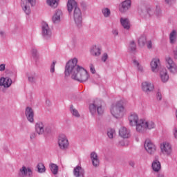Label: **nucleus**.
<instances>
[{
    "mask_svg": "<svg viewBox=\"0 0 177 177\" xmlns=\"http://www.w3.org/2000/svg\"><path fill=\"white\" fill-rule=\"evenodd\" d=\"M77 63H78L77 58H73L67 62L65 66V75L66 77L71 75L73 80L79 82H86L89 80V74L84 67L77 65Z\"/></svg>",
    "mask_w": 177,
    "mask_h": 177,
    "instance_id": "1",
    "label": "nucleus"
},
{
    "mask_svg": "<svg viewBox=\"0 0 177 177\" xmlns=\"http://www.w3.org/2000/svg\"><path fill=\"white\" fill-rule=\"evenodd\" d=\"M111 114L115 118H122L125 115V108L121 102H118L111 106Z\"/></svg>",
    "mask_w": 177,
    "mask_h": 177,
    "instance_id": "2",
    "label": "nucleus"
},
{
    "mask_svg": "<svg viewBox=\"0 0 177 177\" xmlns=\"http://www.w3.org/2000/svg\"><path fill=\"white\" fill-rule=\"evenodd\" d=\"M89 109L91 114H95L97 111L99 115H102L104 113V109L102 106V101L100 100H95L93 104H90Z\"/></svg>",
    "mask_w": 177,
    "mask_h": 177,
    "instance_id": "3",
    "label": "nucleus"
},
{
    "mask_svg": "<svg viewBox=\"0 0 177 177\" xmlns=\"http://www.w3.org/2000/svg\"><path fill=\"white\" fill-rule=\"evenodd\" d=\"M36 0H21V7L26 15L31 13V6H35Z\"/></svg>",
    "mask_w": 177,
    "mask_h": 177,
    "instance_id": "4",
    "label": "nucleus"
},
{
    "mask_svg": "<svg viewBox=\"0 0 177 177\" xmlns=\"http://www.w3.org/2000/svg\"><path fill=\"white\" fill-rule=\"evenodd\" d=\"M58 146L61 150H67L70 146V142H68V138L66 135H60L58 137Z\"/></svg>",
    "mask_w": 177,
    "mask_h": 177,
    "instance_id": "5",
    "label": "nucleus"
},
{
    "mask_svg": "<svg viewBox=\"0 0 177 177\" xmlns=\"http://www.w3.org/2000/svg\"><path fill=\"white\" fill-rule=\"evenodd\" d=\"M166 67L171 74H177V65L171 57H166Z\"/></svg>",
    "mask_w": 177,
    "mask_h": 177,
    "instance_id": "6",
    "label": "nucleus"
},
{
    "mask_svg": "<svg viewBox=\"0 0 177 177\" xmlns=\"http://www.w3.org/2000/svg\"><path fill=\"white\" fill-rule=\"evenodd\" d=\"M160 149L161 153L165 154V156H171L172 154V145L169 142H164L160 144Z\"/></svg>",
    "mask_w": 177,
    "mask_h": 177,
    "instance_id": "7",
    "label": "nucleus"
},
{
    "mask_svg": "<svg viewBox=\"0 0 177 177\" xmlns=\"http://www.w3.org/2000/svg\"><path fill=\"white\" fill-rule=\"evenodd\" d=\"M42 35L46 39H49L52 37V30L49 28V25L46 22H43L41 25Z\"/></svg>",
    "mask_w": 177,
    "mask_h": 177,
    "instance_id": "8",
    "label": "nucleus"
},
{
    "mask_svg": "<svg viewBox=\"0 0 177 177\" xmlns=\"http://www.w3.org/2000/svg\"><path fill=\"white\" fill-rule=\"evenodd\" d=\"M73 19L77 26H80L82 24V12L80 8H76L73 12Z\"/></svg>",
    "mask_w": 177,
    "mask_h": 177,
    "instance_id": "9",
    "label": "nucleus"
},
{
    "mask_svg": "<svg viewBox=\"0 0 177 177\" xmlns=\"http://www.w3.org/2000/svg\"><path fill=\"white\" fill-rule=\"evenodd\" d=\"M145 149L149 154H154V153H156V147L151 140H147L145 142Z\"/></svg>",
    "mask_w": 177,
    "mask_h": 177,
    "instance_id": "10",
    "label": "nucleus"
},
{
    "mask_svg": "<svg viewBox=\"0 0 177 177\" xmlns=\"http://www.w3.org/2000/svg\"><path fill=\"white\" fill-rule=\"evenodd\" d=\"M128 120L131 127H136L140 119H139V115H138V114L131 113L128 117Z\"/></svg>",
    "mask_w": 177,
    "mask_h": 177,
    "instance_id": "11",
    "label": "nucleus"
},
{
    "mask_svg": "<svg viewBox=\"0 0 177 177\" xmlns=\"http://www.w3.org/2000/svg\"><path fill=\"white\" fill-rule=\"evenodd\" d=\"M137 132H145L146 131V119H140L136 125Z\"/></svg>",
    "mask_w": 177,
    "mask_h": 177,
    "instance_id": "12",
    "label": "nucleus"
},
{
    "mask_svg": "<svg viewBox=\"0 0 177 177\" xmlns=\"http://www.w3.org/2000/svg\"><path fill=\"white\" fill-rule=\"evenodd\" d=\"M119 136L123 139H128V138H131V131L127 127H121L119 130Z\"/></svg>",
    "mask_w": 177,
    "mask_h": 177,
    "instance_id": "13",
    "label": "nucleus"
},
{
    "mask_svg": "<svg viewBox=\"0 0 177 177\" xmlns=\"http://www.w3.org/2000/svg\"><path fill=\"white\" fill-rule=\"evenodd\" d=\"M142 89L144 92H146V93H149L154 89V85L149 82H144L142 84Z\"/></svg>",
    "mask_w": 177,
    "mask_h": 177,
    "instance_id": "14",
    "label": "nucleus"
},
{
    "mask_svg": "<svg viewBox=\"0 0 177 177\" xmlns=\"http://www.w3.org/2000/svg\"><path fill=\"white\" fill-rule=\"evenodd\" d=\"M36 133L38 135H44L45 133V124L42 123V122H38L35 124V126Z\"/></svg>",
    "mask_w": 177,
    "mask_h": 177,
    "instance_id": "15",
    "label": "nucleus"
},
{
    "mask_svg": "<svg viewBox=\"0 0 177 177\" xmlns=\"http://www.w3.org/2000/svg\"><path fill=\"white\" fill-rule=\"evenodd\" d=\"M25 114L29 122H34V111L31 109V107L28 106L26 109Z\"/></svg>",
    "mask_w": 177,
    "mask_h": 177,
    "instance_id": "16",
    "label": "nucleus"
},
{
    "mask_svg": "<svg viewBox=\"0 0 177 177\" xmlns=\"http://www.w3.org/2000/svg\"><path fill=\"white\" fill-rule=\"evenodd\" d=\"M150 64H151V68L152 71L153 72L157 71V69L158 68V67H160V58L158 57L153 58Z\"/></svg>",
    "mask_w": 177,
    "mask_h": 177,
    "instance_id": "17",
    "label": "nucleus"
},
{
    "mask_svg": "<svg viewBox=\"0 0 177 177\" xmlns=\"http://www.w3.org/2000/svg\"><path fill=\"white\" fill-rule=\"evenodd\" d=\"M12 85V80L9 77H1L0 78V86L4 88H9Z\"/></svg>",
    "mask_w": 177,
    "mask_h": 177,
    "instance_id": "18",
    "label": "nucleus"
},
{
    "mask_svg": "<svg viewBox=\"0 0 177 177\" xmlns=\"http://www.w3.org/2000/svg\"><path fill=\"white\" fill-rule=\"evenodd\" d=\"M160 80L162 82H167L168 80H169V75H168V71H167V69H165V68L160 69Z\"/></svg>",
    "mask_w": 177,
    "mask_h": 177,
    "instance_id": "19",
    "label": "nucleus"
},
{
    "mask_svg": "<svg viewBox=\"0 0 177 177\" xmlns=\"http://www.w3.org/2000/svg\"><path fill=\"white\" fill-rule=\"evenodd\" d=\"M78 8L77 1L75 0H68L67 3V9L68 13H71L73 12V9Z\"/></svg>",
    "mask_w": 177,
    "mask_h": 177,
    "instance_id": "20",
    "label": "nucleus"
},
{
    "mask_svg": "<svg viewBox=\"0 0 177 177\" xmlns=\"http://www.w3.org/2000/svg\"><path fill=\"white\" fill-rule=\"evenodd\" d=\"M20 175L21 176H32V171L30 168H27L25 166H23L20 169Z\"/></svg>",
    "mask_w": 177,
    "mask_h": 177,
    "instance_id": "21",
    "label": "nucleus"
},
{
    "mask_svg": "<svg viewBox=\"0 0 177 177\" xmlns=\"http://www.w3.org/2000/svg\"><path fill=\"white\" fill-rule=\"evenodd\" d=\"M63 16V12L60 10H57L53 16V21L55 24L60 23V19Z\"/></svg>",
    "mask_w": 177,
    "mask_h": 177,
    "instance_id": "22",
    "label": "nucleus"
},
{
    "mask_svg": "<svg viewBox=\"0 0 177 177\" xmlns=\"http://www.w3.org/2000/svg\"><path fill=\"white\" fill-rule=\"evenodd\" d=\"M91 160L93 162V167H99V157L97 156V153H96V152H92L91 153Z\"/></svg>",
    "mask_w": 177,
    "mask_h": 177,
    "instance_id": "23",
    "label": "nucleus"
},
{
    "mask_svg": "<svg viewBox=\"0 0 177 177\" xmlns=\"http://www.w3.org/2000/svg\"><path fill=\"white\" fill-rule=\"evenodd\" d=\"M151 167L154 172H160L161 171V162L158 160H155L152 162Z\"/></svg>",
    "mask_w": 177,
    "mask_h": 177,
    "instance_id": "24",
    "label": "nucleus"
},
{
    "mask_svg": "<svg viewBox=\"0 0 177 177\" xmlns=\"http://www.w3.org/2000/svg\"><path fill=\"white\" fill-rule=\"evenodd\" d=\"M131 8V0H125L122 3V7L120 8V12H124Z\"/></svg>",
    "mask_w": 177,
    "mask_h": 177,
    "instance_id": "25",
    "label": "nucleus"
},
{
    "mask_svg": "<svg viewBox=\"0 0 177 177\" xmlns=\"http://www.w3.org/2000/svg\"><path fill=\"white\" fill-rule=\"evenodd\" d=\"M91 54L93 56H99L100 55H102L100 46L96 45L93 46L91 49Z\"/></svg>",
    "mask_w": 177,
    "mask_h": 177,
    "instance_id": "26",
    "label": "nucleus"
},
{
    "mask_svg": "<svg viewBox=\"0 0 177 177\" xmlns=\"http://www.w3.org/2000/svg\"><path fill=\"white\" fill-rule=\"evenodd\" d=\"M73 174L76 177L84 176V170L81 167L77 166L74 169Z\"/></svg>",
    "mask_w": 177,
    "mask_h": 177,
    "instance_id": "27",
    "label": "nucleus"
},
{
    "mask_svg": "<svg viewBox=\"0 0 177 177\" xmlns=\"http://www.w3.org/2000/svg\"><path fill=\"white\" fill-rule=\"evenodd\" d=\"M120 23L124 28H125L126 30H129L131 26L129 24V20L127 18H121Z\"/></svg>",
    "mask_w": 177,
    "mask_h": 177,
    "instance_id": "28",
    "label": "nucleus"
},
{
    "mask_svg": "<svg viewBox=\"0 0 177 177\" xmlns=\"http://www.w3.org/2000/svg\"><path fill=\"white\" fill-rule=\"evenodd\" d=\"M146 131L149 129L151 131V129H155L156 128V123L152 120H146Z\"/></svg>",
    "mask_w": 177,
    "mask_h": 177,
    "instance_id": "29",
    "label": "nucleus"
},
{
    "mask_svg": "<svg viewBox=\"0 0 177 177\" xmlns=\"http://www.w3.org/2000/svg\"><path fill=\"white\" fill-rule=\"evenodd\" d=\"M176 37H177V32L176 30H173L169 35V39L171 44H175V41H176Z\"/></svg>",
    "mask_w": 177,
    "mask_h": 177,
    "instance_id": "30",
    "label": "nucleus"
},
{
    "mask_svg": "<svg viewBox=\"0 0 177 177\" xmlns=\"http://www.w3.org/2000/svg\"><path fill=\"white\" fill-rule=\"evenodd\" d=\"M117 133H115V130L113 129H109L107 131V136L109 139H113Z\"/></svg>",
    "mask_w": 177,
    "mask_h": 177,
    "instance_id": "31",
    "label": "nucleus"
},
{
    "mask_svg": "<svg viewBox=\"0 0 177 177\" xmlns=\"http://www.w3.org/2000/svg\"><path fill=\"white\" fill-rule=\"evenodd\" d=\"M50 169L53 172V175H57L59 171V167L57 165L51 164L50 166Z\"/></svg>",
    "mask_w": 177,
    "mask_h": 177,
    "instance_id": "32",
    "label": "nucleus"
},
{
    "mask_svg": "<svg viewBox=\"0 0 177 177\" xmlns=\"http://www.w3.org/2000/svg\"><path fill=\"white\" fill-rule=\"evenodd\" d=\"M146 42H147V39L146 38V36H140L138 39V44L140 46H143L146 44Z\"/></svg>",
    "mask_w": 177,
    "mask_h": 177,
    "instance_id": "33",
    "label": "nucleus"
},
{
    "mask_svg": "<svg viewBox=\"0 0 177 177\" xmlns=\"http://www.w3.org/2000/svg\"><path fill=\"white\" fill-rule=\"evenodd\" d=\"M57 2L59 0H47V3L51 8H57Z\"/></svg>",
    "mask_w": 177,
    "mask_h": 177,
    "instance_id": "34",
    "label": "nucleus"
},
{
    "mask_svg": "<svg viewBox=\"0 0 177 177\" xmlns=\"http://www.w3.org/2000/svg\"><path fill=\"white\" fill-rule=\"evenodd\" d=\"M71 112L74 115V117H80V113L78 112V110H77L74 106H71Z\"/></svg>",
    "mask_w": 177,
    "mask_h": 177,
    "instance_id": "35",
    "label": "nucleus"
},
{
    "mask_svg": "<svg viewBox=\"0 0 177 177\" xmlns=\"http://www.w3.org/2000/svg\"><path fill=\"white\" fill-rule=\"evenodd\" d=\"M37 169H38V172H40V173L45 172V165H44V164L42 163H39L37 165Z\"/></svg>",
    "mask_w": 177,
    "mask_h": 177,
    "instance_id": "36",
    "label": "nucleus"
},
{
    "mask_svg": "<svg viewBox=\"0 0 177 177\" xmlns=\"http://www.w3.org/2000/svg\"><path fill=\"white\" fill-rule=\"evenodd\" d=\"M102 13H103L104 17H109L111 12H110V9L104 8V9H102Z\"/></svg>",
    "mask_w": 177,
    "mask_h": 177,
    "instance_id": "37",
    "label": "nucleus"
},
{
    "mask_svg": "<svg viewBox=\"0 0 177 177\" xmlns=\"http://www.w3.org/2000/svg\"><path fill=\"white\" fill-rule=\"evenodd\" d=\"M129 49L131 52H135V50H136V44H135V41H131L130 42Z\"/></svg>",
    "mask_w": 177,
    "mask_h": 177,
    "instance_id": "38",
    "label": "nucleus"
},
{
    "mask_svg": "<svg viewBox=\"0 0 177 177\" xmlns=\"http://www.w3.org/2000/svg\"><path fill=\"white\" fill-rule=\"evenodd\" d=\"M108 59L109 55L106 53H104L101 57V60L104 62H106Z\"/></svg>",
    "mask_w": 177,
    "mask_h": 177,
    "instance_id": "39",
    "label": "nucleus"
},
{
    "mask_svg": "<svg viewBox=\"0 0 177 177\" xmlns=\"http://www.w3.org/2000/svg\"><path fill=\"white\" fill-rule=\"evenodd\" d=\"M133 64L136 66V67H138V68L140 71H143V68L142 66H139V62L138 61L134 60Z\"/></svg>",
    "mask_w": 177,
    "mask_h": 177,
    "instance_id": "40",
    "label": "nucleus"
},
{
    "mask_svg": "<svg viewBox=\"0 0 177 177\" xmlns=\"http://www.w3.org/2000/svg\"><path fill=\"white\" fill-rule=\"evenodd\" d=\"M31 54L33 57H37V56H38V51L37 50V48H32L31 50Z\"/></svg>",
    "mask_w": 177,
    "mask_h": 177,
    "instance_id": "41",
    "label": "nucleus"
},
{
    "mask_svg": "<svg viewBox=\"0 0 177 177\" xmlns=\"http://www.w3.org/2000/svg\"><path fill=\"white\" fill-rule=\"evenodd\" d=\"M173 57L177 59V46L173 48Z\"/></svg>",
    "mask_w": 177,
    "mask_h": 177,
    "instance_id": "42",
    "label": "nucleus"
},
{
    "mask_svg": "<svg viewBox=\"0 0 177 177\" xmlns=\"http://www.w3.org/2000/svg\"><path fill=\"white\" fill-rule=\"evenodd\" d=\"M147 46L148 49H151L153 48V42H151V40H149L147 42Z\"/></svg>",
    "mask_w": 177,
    "mask_h": 177,
    "instance_id": "43",
    "label": "nucleus"
},
{
    "mask_svg": "<svg viewBox=\"0 0 177 177\" xmlns=\"http://www.w3.org/2000/svg\"><path fill=\"white\" fill-rule=\"evenodd\" d=\"M55 66H56V62H53L50 66V73H55Z\"/></svg>",
    "mask_w": 177,
    "mask_h": 177,
    "instance_id": "44",
    "label": "nucleus"
},
{
    "mask_svg": "<svg viewBox=\"0 0 177 177\" xmlns=\"http://www.w3.org/2000/svg\"><path fill=\"white\" fill-rule=\"evenodd\" d=\"M90 71L92 73V74H95L96 73V71L95 70V66L93 64H90Z\"/></svg>",
    "mask_w": 177,
    "mask_h": 177,
    "instance_id": "45",
    "label": "nucleus"
},
{
    "mask_svg": "<svg viewBox=\"0 0 177 177\" xmlns=\"http://www.w3.org/2000/svg\"><path fill=\"white\" fill-rule=\"evenodd\" d=\"M35 76L31 75L28 77V81L29 82H35Z\"/></svg>",
    "mask_w": 177,
    "mask_h": 177,
    "instance_id": "46",
    "label": "nucleus"
},
{
    "mask_svg": "<svg viewBox=\"0 0 177 177\" xmlns=\"http://www.w3.org/2000/svg\"><path fill=\"white\" fill-rule=\"evenodd\" d=\"M175 0H165V2L167 5H172Z\"/></svg>",
    "mask_w": 177,
    "mask_h": 177,
    "instance_id": "47",
    "label": "nucleus"
},
{
    "mask_svg": "<svg viewBox=\"0 0 177 177\" xmlns=\"http://www.w3.org/2000/svg\"><path fill=\"white\" fill-rule=\"evenodd\" d=\"M173 135H174L175 139H177V128L176 127H175L173 129Z\"/></svg>",
    "mask_w": 177,
    "mask_h": 177,
    "instance_id": "48",
    "label": "nucleus"
},
{
    "mask_svg": "<svg viewBox=\"0 0 177 177\" xmlns=\"http://www.w3.org/2000/svg\"><path fill=\"white\" fill-rule=\"evenodd\" d=\"M35 138H37V133H31L30 134V139H35Z\"/></svg>",
    "mask_w": 177,
    "mask_h": 177,
    "instance_id": "49",
    "label": "nucleus"
},
{
    "mask_svg": "<svg viewBox=\"0 0 177 177\" xmlns=\"http://www.w3.org/2000/svg\"><path fill=\"white\" fill-rule=\"evenodd\" d=\"M0 71H5V64L0 65Z\"/></svg>",
    "mask_w": 177,
    "mask_h": 177,
    "instance_id": "50",
    "label": "nucleus"
},
{
    "mask_svg": "<svg viewBox=\"0 0 177 177\" xmlns=\"http://www.w3.org/2000/svg\"><path fill=\"white\" fill-rule=\"evenodd\" d=\"M157 99H158V100H161V99H162L161 93H157Z\"/></svg>",
    "mask_w": 177,
    "mask_h": 177,
    "instance_id": "51",
    "label": "nucleus"
},
{
    "mask_svg": "<svg viewBox=\"0 0 177 177\" xmlns=\"http://www.w3.org/2000/svg\"><path fill=\"white\" fill-rule=\"evenodd\" d=\"M112 32L113 35H118V30H113Z\"/></svg>",
    "mask_w": 177,
    "mask_h": 177,
    "instance_id": "52",
    "label": "nucleus"
},
{
    "mask_svg": "<svg viewBox=\"0 0 177 177\" xmlns=\"http://www.w3.org/2000/svg\"><path fill=\"white\" fill-rule=\"evenodd\" d=\"M153 9L149 8V16H151V15H153Z\"/></svg>",
    "mask_w": 177,
    "mask_h": 177,
    "instance_id": "53",
    "label": "nucleus"
},
{
    "mask_svg": "<svg viewBox=\"0 0 177 177\" xmlns=\"http://www.w3.org/2000/svg\"><path fill=\"white\" fill-rule=\"evenodd\" d=\"M158 177H165V176H164V174H158Z\"/></svg>",
    "mask_w": 177,
    "mask_h": 177,
    "instance_id": "54",
    "label": "nucleus"
},
{
    "mask_svg": "<svg viewBox=\"0 0 177 177\" xmlns=\"http://www.w3.org/2000/svg\"><path fill=\"white\" fill-rule=\"evenodd\" d=\"M0 34H1V35H3L5 34V32H1Z\"/></svg>",
    "mask_w": 177,
    "mask_h": 177,
    "instance_id": "55",
    "label": "nucleus"
},
{
    "mask_svg": "<svg viewBox=\"0 0 177 177\" xmlns=\"http://www.w3.org/2000/svg\"><path fill=\"white\" fill-rule=\"evenodd\" d=\"M120 146H124V144L120 142Z\"/></svg>",
    "mask_w": 177,
    "mask_h": 177,
    "instance_id": "56",
    "label": "nucleus"
}]
</instances>
